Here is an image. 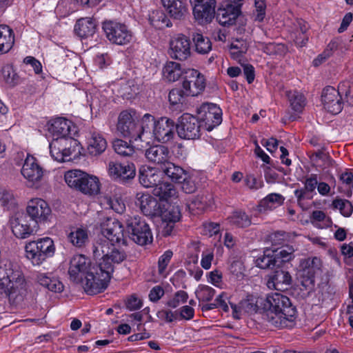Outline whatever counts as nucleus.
Listing matches in <instances>:
<instances>
[{"label":"nucleus","instance_id":"nucleus-35","mask_svg":"<svg viewBox=\"0 0 353 353\" xmlns=\"http://www.w3.org/2000/svg\"><path fill=\"white\" fill-rule=\"evenodd\" d=\"M14 43V35L12 30L6 25L0 24V54L9 52Z\"/></svg>","mask_w":353,"mask_h":353},{"label":"nucleus","instance_id":"nucleus-18","mask_svg":"<svg viewBox=\"0 0 353 353\" xmlns=\"http://www.w3.org/2000/svg\"><path fill=\"white\" fill-rule=\"evenodd\" d=\"M191 54L190 41L184 34H178L170 42V55L172 59L186 60Z\"/></svg>","mask_w":353,"mask_h":353},{"label":"nucleus","instance_id":"nucleus-17","mask_svg":"<svg viewBox=\"0 0 353 353\" xmlns=\"http://www.w3.org/2000/svg\"><path fill=\"white\" fill-rule=\"evenodd\" d=\"M101 232L111 243L122 242V244L127 245L123 225L115 219L108 218L101 226Z\"/></svg>","mask_w":353,"mask_h":353},{"label":"nucleus","instance_id":"nucleus-49","mask_svg":"<svg viewBox=\"0 0 353 353\" xmlns=\"http://www.w3.org/2000/svg\"><path fill=\"white\" fill-rule=\"evenodd\" d=\"M248 49V43L243 39H236L230 46V53L234 59H237L245 54Z\"/></svg>","mask_w":353,"mask_h":353},{"label":"nucleus","instance_id":"nucleus-23","mask_svg":"<svg viewBox=\"0 0 353 353\" xmlns=\"http://www.w3.org/2000/svg\"><path fill=\"white\" fill-rule=\"evenodd\" d=\"M264 303L265 299L263 298L248 295L246 299L241 301L238 305L230 303L233 316L235 319H240V314L242 311L250 314L257 312L262 305H264Z\"/></svg>","mask_w":353,"mask_h":353},{"label":"nucleus","instance_id":"nucleus-40","mask_svg":"<svg viewBox=\"0 0 353 353\" xmlns=\"http://www.w3.org/2000/svg\"><path fill=\"white\" fill-rule=\"evenodd\" d=\"M182 74L183 72L181 65L176 62L170 61L166 63L163 69V75L164 78L170 82H174L177 81Z\"/></svg>","mask_w":353,"mask_h":353},{"label":"nucleus","instance_id":"nucleus-48","mask_svg":"<svg viewBox=\"0 0 353 353\" xmlns=\"http://www.w3.org/2000/svg\"><path fill=\"white\" fill-rule=\"evenodd\" d=\"M230 222L239 227L246 228L250 225L251 219L248 214L243 211H235L231 216L228 217Z\"/></svg>","mask_w":353,"mask_h":353},{"label":"nucleus","instance_id":"nucleus-54","mask_svg":"<svg viewBox=\"0 0 353 353\" xmlns=\"http://www.w3.org/2000/svg\"><path fill=\"white\" fill-rule=\"evenodd\" d=\"M288 97L292 108L296 112H301L305 105L304 96L301 93L294 92H290Z\"/></svg>","mask_w":353,"mask_h":353},{"label":"nucleus","instance_id":"nucleus-52","mask_svg":"<svg viewBox=\"0 0 353 353\" xmlns=\"http://www.w3.org/2000/svg\"><path fill=\"white\" fill-rule=\"evenodd\" d=\"M2 74L6 83L10 87L18 84L19 77L13 69L12 66L7 65L2 68Z\"/></svg>","mask_w":353,"mask_h":353},{"label":"nucleus","instance_id":"nucleus-6","mask_svg":"<svg viewBox=\"0 0 353 353\" xmlns=\"http://www.w3.org/2000/svg\"><path fill=\"white\" fill-rule=\"evenodd\" d=\"M26 257L34 265H41L55 252L54 241L49 237L27 243L25 246Z\"/></svg>","mask_w":353,"mask_h":353},{"label":"nucleus","instance_id":"nucleus-44","mask_svg":"<svg viewBox=\"0 0 353 353\" xmlns=\"http://www.w3.org/2000/svg\"><path fill=\"white\" fill-rule=\"evenodd\" d=\"M68 239L74 246L81 248L88 241V232L85 229L76 228L69 233Z\"/></svg>","mask_w":353,"mask_h":353},{"label":"nucleus","instance_id":"nucleus-14","mask_svg":"<svg viewBox=\"0 0 353 353\" xmlns=\"http://www.w3.org/2000/svg\"><path fill=\"white\" fill-rule=\"evenodd\" d=\"M205 79L198 70L188 69L185 72L183 81V88L186 95L197 96L201 94L205 88Z\"/></svg>","mask_w":353,"mask_h":353},{"label":"nucleus","instance_id":"nucleus-15","mask_svg":"<svg viewBox=\"0 0 353 353\" xmlns=\"http://www.w3.org/2000/svg\"><path fill=\"white\" fill-rule=\"evenodd\" d=\"M27 214L17 212L10 218V225L14 235L19 239H26L33 234L34 230Z\"/></svg>","mask_w":353,"mask_h":353},{"label":"nucleus","instance_id":"nucleus-25","mask_svg":"<svg viewBox=\"0 0 353 353\" xmlns=\"http://www.w3.org/2000/svg\"><path fill=\"white\" fill-rule=\"evenodd\" d=\"M72 122L63 117H58L52 120V123L48 128L49 132L53 137V140H57L61 142H68L67 137L70 136Z\"/></svg>","mask_w":353,"mask_h":353},{"label":"nucleus","instance_id":"nucleus-55","mask_svg":"<svg viewBox=\"0 0 353 353\" xmlns=\"http://www.w3.org/2000/svg\"><path fill=\"white\" fill-rule=\"evenodd\" d=\"M188 299V293L185 291L179 290L175 292L173 297L167 301L166 305L171 308H176L180 305L185 303Z\"/></svg>","mask_w":353,"mask_h":353},{"label":"nucleus","instance_id":"nucleus-27","mask_svg":"<svg viewBox=\"0 0 353 353\" xmlns=\"http://www.w3.org/2000/svg\"><path fill=\"white\" fill-rule=\"evenodd\" d=\"M240 14L239 6L225 4L217 10L216 18L221 25L226 26L234 24Z\"/></svg>","mask_w":353,"mask_h":353},{"label":"nucleus","instance_id":"nucleus-5","mask_svg":"<svg viewBox=\"0 0 353 353\" xmlns=\"http://www.w3.org/2000/svg\"><path fill=\"white\" fill-rule=\"evenodd\" d=\"M65 183L70 187L88 195H96L100 190L99 179L79 170L68 171L65 174Z\"/></svg>","mask_w":353,"mask_h":353},{"label":"nucleus","instance_id":"nucleus-19","mask_svg":"<svg viewBox=\"0 0 353 353\" xmlns=\"http://www.w3.org/2000/svg\"><path fill=\"white\" fill-rule=\"evenodd\" d=\"M135 203L145 216H157L162 212L160 203L150 194L138 192L136 194Z\"/></svg>","mask_w":353,"mask_h":353},{"label":"nucleus","instance_id":"nucleus-20","mask_svg":"<svg viewBox=\"0 0 353 353\" xmlns=\"http://www.w3.org/2000/svg\"><path fill=\"white\" fill-rule=\"evenodd\" d=\"M26 212L28 217L37 223L47 220L51 214V209L44 200L34 199L29 201Z\"/></svg>","mask_w":353,"mask_h":353},{"label":"nucleus","instance_id":"nucleus-46","mask_svg":"<svg viewBox=\"0 0 353 353\" xmlns=\"http://www.w3.org/2000/svg\"><path fill=\"white\" fill-rule=\"evenodd\" d=\"M196 51L199 54H207L212 50V43L208 37L196 33L193 35Z\"/></svg>","mask_w":353,"mask_h":353},{"label":"nucleus","instance_id":"nucleus-31","mask_svg":"<svg viewBox=\"0 0 353 353\" xmlns=\"http://www.w3.org/2000/svg\"><path fill=\"white\" fill-rule=\"evenodd\" d=\"M290 274L281 268H276L268 281V288H274L277 290H283L292 284Z\"/></svg>","mask_w":353,"mask_h":353},{"label":"nucleus","instance_id":"nucleus-41","mask_svg":"<svg viewBox=\"0 0 353 353\" xmlns=\"http://www.w3.org/2000/svg\"><path fill=\"white\" fill-rule=\"evenodd\" d=\"M259 48L265 54L270 56H283L287 52V48L280 43H259Z\"/></svg>","mask_w":353,"mask_h":353},{"label":"nucleus","instance_id":"nucleus-47","mask_svg":"<svg viewBox=\"0 0 353 353\" xmlns=\"http://www.w3.org/2000/svg\"><path fill=\"white\" fill-rule=\"evenodd\" d=\"M116 153L121 157H132L135 153L134 148L130 143L121 139H117L112 143Z\"/></svg>","mask_w":353,"mask_h":353},{"label":"nucleus","instance_id":"nucleus-28","mask_svg":"<svg viewBox=\"0 0 353 353\" xmlns=\"http://www.w3.org/2000/svg\"><path fill=\"white\" fill-rule=\"evenodd\" d=\"M21 174L29 182L34 184L42 179L43 170L34 157L28 156L23 165Z\"/></svg>","mask_w":353,"mask_h":353},{"label":"nucleus","instance_id":"nucleus-16","mask_svg":"<svg viewBox=\"0 0 353 353\" xmlns=\"http://www.w3.org/2000/svg\"><path fill=\"white\" fill-rule=\"evenodd\" d=\"M321 100L324 108L333 114L340 113L343 109L341 91L338 88L335 89L332 86L325 87L322 92Z\"/></svg>","mask_w":353,"mask_h":353},{"label":"nucleus","instance_id":"nucleus-50","mask_svg":"<svg viewBox=\"0 0 353 353\" xmlns=\"http://www.w3.org/2000/svg\"><path fill=\"white\" fill-rule=\"evenodd\" d=\"M0 202L7 210H14L17 205V199L10 190H3L0 193Z\"/></svg>","mask_w":353,"mask_h":353},{"label":"nucleus","instance_id":"nucleus-51","mask_svg":"<svg viewBox=\"0 0 353 353\" xmlns=\"http://www.w3.org/2000/svg\"><path fill=\"white\" fill-rule=\"evenodd\" d=\"M186 96L183 88V90L174 88L169 92L168 100L172 106L177 105L179 107L183 105Z\"/></svg>","mask_w":353,"mask_h":353},{"label":"nucleus","instance_id":"nucleus-56","mask_svg":"<svg viewBox=\"0 0 353 353\" xmlns=\"http://www.w3.org/2000/svg\"><path fill=\"white\" fill-rule=\"evenodd\" d=\"M215 290L208 285H201L196 291V298L199 301L208 302L212 299Z\"/></svg>","mask_w":353,"mask_h":353},{"label":"nucleus","instance_id":"nucleus-37","mask_svg":"<svg viewBox=\"0 0 353 353\" xmlns=\"http://www.w3.org/2000/svg\"><path fill=\"white\" fill-rule=\"evenodd\" d=\"M139 182L145 188H154L160 182V175L150 168H142L139 171Z\"/></svg>","mask_w":353,"mask_h":353},{"label":"nucleus","instance_id":"nucleus-30","mask_svg":"<svg viewBox=\"0 0 353 353\" xmlns=\"http://www.w3.org/2000/svg\"><path fill=\"white\" fill-rule=\"evenodd\" d=\"M108 146L103 135L97 132H90L87 138V151L93 157H97L105 152Z\"/></svg>","mask_w":353,"mask_h":353},{"label":"nucleus","instance_id":"nucleus-8","mask_svg":"<svg viewBox=\"0 0 353 353\" xmlns=\"http://www.w3.org/2000/svg\"><path fill=\"white\" fill-rule=\"evenodd\" d=\"M129 237L137 244L145 245L152 241V235L148 223L140 217H130L127 220Z\"/></svg>","mask_w":353,"mask_h":353},{"label":"nucleus","instance_id":"nucleus-59","mask_svg":"<svg viewBox=\"0 0 353 353\" xmlns=\"http://www.w3.org/2000/svg\"><path fill=\"white\" fill-rule=\"evenodd\" d=\"M154 117L150 114H145L141 119V124L139 126L141 130V137L145 132L150 131L151 128H154L155 123Z\"/></svg>","mask_w":353,"mask_h":353},{"label":"nucleus","instance_id":"nucleus-60","mask_svg":"<svg viewBox=\"0 0 353 353\" xmlns=\"http://www.w3.org/2000/svg\"><path fill=\"white\" fill-rule=\"evenodd\" d=\"M173 253L171 250H167L164 252L163 255H161L158 261V268H159V273L161 275H163L165 276V270L169 264L172 257Z\"/></svg>","mask_w":353,"mask_h":353},{"label":"nucleus","instance_id":"nucleus-12","mask_svg":"<svg viewBox=\"0 0 353 353\" xmlns=\"http://www.w3.org/2000/svg\"><path fill=\"white\" fill-rule=\"evenodd\" d=\"M136 121L135 111L132 110L122 111L118 117L117 130L124 137L135 141L141 139V130Z\"/></svg>","mask_w":353,"mask_h":353},{"label":"nucleus","instance_id":"nucleus-34","mask_svg":"<svg viewBox=\"0 0 353 353\" xmlns=\"http://www.w3.org/2000/svg\"><path fill=\"white\" fill-rule=\"evenodd\" d=\"M37 281L41 285L54 292H61L64 288L63 283L50 273H38Z\"/></svg>","mask_w":353,"mask_h":353},{"label":"nucleus","instance_id":"nucleus-11","mask_svg":"<svg viewBox=\"0 0 353 353\" xmlns=\"http://www.w3.org/2000/svg\"><path fill=\"white\" fill-rule=\"evenodd\" d=\"M201 121L196 117L185 113L181 115L176 124L178 136L183 139H196L201 135Z\"/></svg>","mask_w":353,"mask_h":353},{"label":"nucleus","instance_id":"nucleus-58","mask_svg":"<svg viewBox=\"0 0 353 353\" xmlns=\"http://www.w3.org/2000/svg\"><path fill=\"white\" fill-rule=\"evenodd\" d=\"M164 222L175 223L181 218V210L179 206H170L163 214Z\"/></svg>","mask_w":353,"mask_h":353},{"label":"nucleus","instance_id":"nucleus-29","mask_svg":"<svg viewBox=\"0 0 353 353\" xmlns=\"http://www.w3.org/2000/svg\"><path fill=\"white\" fill-rule=\"evenodd\" d=\"M163 6L170 17L181 20L188 14V4L184 0H161Z\"/></svg>","mask_w":353,"mask_h":353},{"label":"nucleus","instance_id":"nucleus-13","mask_svg":"<svg viewBox=\"0 0 353 353\" xmlns=\"http://www.w3.org/2000/svg\"><path fill=\"white\" fill-rule=\"evenodd\" d=\"M203 127L208 131L212 130L222 122V110L215 103H203L198 110Z\"/></svg>","mask_w":353,"mask_h":353},{"label":"nucleus","instance_id":"nucleus-32","mask_svg":"<svg viewBox=\"0 0 353 353\" xmlns=\"http://www.w3.org/2000/svg\"><path fill=\"white\" fill-rule=\"evenodd\" d=\"M318 179L317 175L312 174L307 178L304 182V188L297 189L294 191V195L297 199V201L300 203L305 199H312L313 198V193L317 187Z\"/></svg>","mask_w":353,"mask_h":353},{"label":"nucleus","instance_id":"nucleus-1","mask_svg":"<svg viewBox=\"0 0 353 353\" xmlns=\"http://www.w3.org/2000/svg\"><path fill=\"white\" fill-rule=\"evenodd\" d=\"M93 256L99 260L100 281L88 288L91 292H101L106 289L114 272L115 264H119L127 257L123 249L116 247L105 239L97 241L92 246Z\"/></svg>","mask_w":353,"mask_h":353},{"label":"nucleus","instance_id":"nucleus-63","mask_svg":"<svg viewBox=\"0 0 353 353\" xmlns=\"http://www.w3.org/2000/svg\"><path fill=\"white\" fill-rule=\"evenodd\" d=\"M181 188L186 194H192L196 190V185L192 177L187 172L185 174V179H182Z\"/></svg>","mask_w":353,"mask_h":353},{"label":"nucleus","instance_id":"nucleus-42","mask_svg":"<svg viewBox=\"0 0 353 353\" xmlns=\"http://www.w3.org/2000/svg\"><path fill=\"white\" fill-rule=\"evenodd\" d=\"M275 259L276 260L277 268H279L283 263L289 262L294 257V249L292 246L286 245L281 248L272 249Z\"/></svg>","mask_w":353,"mask_h":353},{"label":"nucleus","instance_id":"nucleus-10","mask_svg":"<svg viewBox=\"0 0 353 353\" xmlns=\"http://www.w3.org/2000/svg\"><path fill=\"white\" fill-rule=\"evenodd\" d=\"M50 152L52 157L57 161H69L79 153V143L77 140L71 137L66 143L52 140L50 143Z\"/></svg>","mask_w":353,"mask_h":353},{"label":"nucleus","instance_id":"nucleus-3","mask_svg":"<svg viewBox=\"0 0 353 353\" xmlns=\"http://www.w3.org/2000/svg\"><path fill=\"white\" fill-rule=\"evenodd\" d=\"M0 288L9 300L19 303L26 295V283L19 267L10 261L0 263Z\"/></svg>","mask_w":353,"mask_h":353},{"label":"nucleus","instance_id":"nucleus-24","mask_svg":"<svg viewBox=\"0 0 353 353\" xmlns=\"http://www.w3.org/2000/svg\"><path fill=\"white\" fill-rule=\"evenodd\" d=\"M108 173L114 179L125 183L134 177L136 168L132 163L125 165L110 161L108 163Z\"/></svg>","mask_w":353,"mask_h":353},{"label":"nucleus","instance_id":"nucleus-39","mask_svg":"<svg viewBox=\"0 0 353 353\" xmlns=\"http://www.w3.org/2000/svg\"><path fill=\"white\" fill-rule=\"evenodd\" d=\"M161 169L165 174L175 183H180L182 179H185L187 172L170 161Z\"/></svg>","mask_w":353,"mask_h":353},{"label":"nucleus","instance_id":"nucleus-38","mask_svg":"<svg viewBox=\"0 0 353 353\" xmlns=\"http://www.w3.org/2000/svg\"><path fill=\"white\" fill-rule=\"evenodd\" d=\"M176 190L173 184L168 182H159L153 189V194L161 200L168 201L176 196Z\"/></svg>","mask_w":353,"mask_h":353},{"label":"nucleus","instance_id":"nucleus-22","mask_svg":"<svg viewBox=\"0 0 353 353\" xmlns=\"http://www.w3.org/2000/svg\"><path fill=\"white\" fill-rule=\"evenodd\" d=\"M176 124L170 119L161 117L157 121L153 132L155 138L162 143H168L175 136Z\"/></svg>","mask_w":353,"mask_h":353},{"label":"nucleus","instance_id":"nucleus-36","mask_svg":"<svg viewBox=\"0 0 353 353\" xmlns=\"http://www.w3.org/2000/svg\"><path fill=\"white\" fill-rule=\"evenodd\" d=\"M285 198L280 194L271 193L261 199L257 206L260 212L272 210L283 205Z\"/></svg>","mask_w":353,"mask_h":353},{"label":"nucleus","instance_id":"nucleus-2","mask_svg":"<svg viewBox=\"0 0 353 353\" xmlns=\"http://www.w3.org/2000/svg\"><path fill=\"white\" fill-rule=\"evenodd\" d=\"M263 309L267 310L266 320L276 328L291 327L296 310L290 299L281 293L268 294Z\"/></svg>","mask_w":353,"mask_h":353},{"label":"nucleus","instance_id":"nucleus-62","mask_svg":"<svg viewBox=\"0 0 353 353\" xmlns=\"http://www.w3.org/2000/svg\"><path fill=\"white\" fill-rule=\"evenodd\" d=\"M245 185L251 190H257L263 187V181L252 174L247 175L244 179Z\"/></svg>","mask_w":353,"mask_h":353},{"label":"nucleus","instance_id":"nucleus-45","mask_svg":"<svg viewBox=\"0 0 353 353\" xmlns=\"http://www.w3.org/2000/svg\"><path fill=\"white\" fill-rule=\"evenodd\" d=\"M149 21L150 24L157 29H162L164 27L170 26V20L165 14L160 10L152 11L149 14Z\"/></svg>","mask_w":353,"mask_h":353},{"label":"nucleus","instance_id":"nucleus-26","mask_svg":"<svg viewBox=\"0 0 353 353\" xmlns=\"http://www.w3.org/2000/svg\"><path fill=\"white\" fill-rule=\"evenodd\" d=\"M148 161L162 168L171 157L168 148L162 145H155L148 148L145 152Z\"/></svg>","mask_w":353,"mask_h":353},{"label":"nucleus","instance_id":"nucleus-7","mask_svg":"<svg viewBox=\"0 0 353 353\" xmlns=\"http://www.w3.org/2000/svg\"><path fill=\"white\" fill-rule=\"evenodd\" d=\"M321 260L316 256L301 259L299 264L298 278L301 285L306 289L313 288L315 283V275L321 272Z\"/></svg>","mask_w":353,"mask_h":353},{"label":"nucleus","instance_id":"nucleus-53","mask_svg":"<svg viewBox=\"0 0 353 353\" xmlns=\"http://www.w3.org/2000/svg\"><path fill=\"white\" fill-rule=\"evenodd\" d=\"M332 206L334 209L339 210L344 216H350L353 211V206L350 201L346 199H336L332 201Z\"/></svg>","mask_w":353,"mask_h":353},{"label":"nucleus","instance_id":"nucleus-61","mask_svg":"<svg viewBox=\"0 0 353 353\" xmlns=\"http://www.w3.org/2000/svg\"><path fill=\"white\" fill-rule=\"evenodd\" d=\"M255 10L253 12L254 21L261 22L265 16V3L264 0H254Z\"/></svg>","mask_w":353,"mask_h":353},{"label":"nucleus","instance_id":"nucleus-43","mask_svg":"<svg viewBox=\"0 0 353 353\" xmlns=\"http://www.w3.org/2000/svg\"><path fill=\"white\" fill-rule=\"evenodd\" d=\"M256 264L257 267L261 269L277 268L274 250L269 248L265 249L263 252V254L256 259Z\"/></svg>","mask_w":353,"mask_h":353},{"label":"nucleus","instance_id":"nucleus-4","mask_svg":"<svg viewBox=\"0 0 353 353\" xmlns=\"http://www.w3.org/2000/svg\"><path fill=\"white\" fill-rule=\"evenodd\" d=\"M68 274L73 282L82 283L85 292L88 294H96L99 292H91L88 288L100 281V271L98 265H91L90 260L85 256L79 254L74 256L70 263Z\"/></svg>","mask_w":353,"mask_h":353},{"label":"nucleus","instance_id":"nucleus-57","mask_svg":"<svg viewBox=\"0 0 353 353\" xmlns=\"http://www.w3.org/2000/svg\"><path fill=\"white\" fill-rule=\"evenodd\" d=\"M331 56L333 53L336 52L338 55H341L347 50L345 43L339 39H334L332 40L327 45L325 50Z\"/></svg>","mask_w":353,"mask_h":353},{"label":"nucleus","instance_id":"nucleus-33","mask_svg":"<svg viewBox=\"0 0 353 353\" xmlns=\"http://www.w3.org/2000/svg\"><path fill=\"white\" fill-rule=\"evenodd\" d=\"M97 24L91 18H81L79 19L74 26V31L81 38H87L92 36L96 30Z\"/></svg>","mask_w":353,"mask_h":353},{"label":"nucleus","instance_id":"nucleus-21","mask_svg":"<svg viewBox=\"0 0 353 353\" xmlns=\"http://www.w3.org/2000/svg\"><path fill=\"white\" fill-rule=\"evenodd\" d=\"M194 18L202 23L210 21L215 14L216 0H190Z\"/></svg>","mask_w":353,"mask_h":353},{"label":"nucleus","instance_id":"nucleus-9","mask_svg":"<svg viewBox=\"0 0 353 353\" xmlns=\"http://www.w3.org/2000/svg\"><path fill=\"white\" fill-rule=\"evenodd\" d=\"M102 28L107 39L113 44L123 46L132 40V32L123 23L105 21L103 23Z\"/></svg>","mask_w":353,"mask_h":353},{"label":"nucleus","instance_id":"nucleus-64","mask_svg":"<svg viewBox=\"0 0 353 353\" xmlns=\"http://www.w3.org/2000/svg\"><path fill=\"white\" fill-rule=\"evenodd\" d=\"M341 94H345L347 103L353 105V87L350 85L349 82H342L339 85Z\"/></svg>","mask_w":353,"mask_h":353}]
</instances>
